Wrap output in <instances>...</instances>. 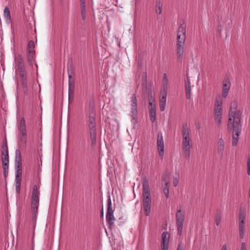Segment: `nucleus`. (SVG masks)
Listing matches in <instances>:
<instances>
[{
    "instance_id": "1",
    "label": "nucleus",
    "mask_w": 250,
    "mask_h": 250,
    "mask_svg": "<svg viewBox=\"0 0 250 250\" xmlns=\"http://www.w3.org/2000/svg\"><path fill=\"white\" fill-rule=\"evenodd\" d=\"M237 105L236 102H232L230 104L229 112L228 127L233 130L232 141L233 146H235L237 144L242 126L240 124L242 112L237 110Z\"/></svg>"
},
{
    "instance_id": "2",
    "label": "nucleus",
    "mask_w": 250,
    "mask_h": 250,
    "mask_svg": "<svg viewBox=\"0 0 250 250\" xmlns=\"http://www.w3.org/2000/svg\"><path fill=\"white\" fill-rule=\"evenodd\" d=\"M186 38V25L184 23H181L177 30L176 44V54L179 60H182L184 56Z\"/></svg>"
},
{
    "instance_id": "3",
    "label": "nucleus",
    "mask_w": 250,
    "mask_h": 250,
    "mask_svg": "<svg viewBox=\"0 0 250 250\" xmlns=\"http://www.w3.org/2000/svg\"><path fill=\"white\" fill-rule=\"evenodd\" d=\"M87 125L91 144L95 145L97 137L96 113L94 107L92 105H90L89 107Z\"/></svg>"
},
{
    "instance_id": "4",
    "label": "nucleus",
    "mask_w": 250,
    "mask_h": 250,
    "mask_svg": "<svg viewBox=\"0 0 250 250\" xmlns=\"http://www.w3.org/2000/svg\"><path fill=\"white\" fill-rule=\"evenodd\" d=\"M17 144L20 148L26 147L27 143V129L25 120L21 117L17 123Z\"/></svg>"
},
{
    "instance_id": "5",
    "label": "nucleus",
    "mask_w": 250,
    "mask_h": 250,
    "mask_svg": "<svg viewBox=\"0 0 250 250\" xmlns=\"http://www.w3.org/2000/svg\"><path fill=\"white\" fill-rule=\"evenodd\" d=\"M151 199L148 181L145 178L143 183V207L146 216H148L150 212Z\"/></svg>"
},
{
    "instance_id": "6",
    "label": "nucleus",
    "mask_w": 250,
    "mask_h": 250,
    "mask_svg": "<svg viewBox=\"0 0 250 250\" xmlns=\"http://www.w3.org/2000/svg\"><path fill=\"white\" fill-rule=\"evenodd\" d=\"M182 146L185 157L189 159L190 156V149L192 147L191 140L189 136V129L187 125H184L182 130Z\"/></svg>"
},
{
    "instance_id": "7",
    "label": "nucleus",
    "mask_w": 250,
    "mask_h": 250,
    "mask_svg": "<svg viewBox=\"0 0 250 250\" xmlns=\"http://www.w3.org/2000/svg\"><path fill=\"white\" fill-rule=\"evenodd\" d=\"M40 185H34L32 187L31 198V212L34 218H36L40 201Z\"/></svg>"
},
{
    "instance_id": "8",
    "label": "nucleus",
    "mask_w": 250,
    "mask_h": 250,
    "mask_svg": "<svg viewBox=\"0 0 250 250\" xmlns=\"http://www.w3.org/2000/svg\"><path fill=\"white\" fill-rule=\"evenodd\" d=\"M223 102V98L220 95L217 96L214 107V115L216 124L219 125L221 123L222 118V104Z\"/></svg>"
},
{
    "instance_id": "9",
    "label": "nucleus",
    "mask_w": 250,
    "mask_h": 250,
    "mask_svg": "<svg viewBox=\"0 0 250 250\" xmlns=\"http://www.w3.org/2000/svg\"><path fill=\"white\" fill-rule=\"evenodd\" d=\"M15 69L20 76L22 79L26 78V73L23 60L21 55H18L15 58Z\"/></svg>"
},
{
    "instance_id": "10",
    "label": "nucleus",
    "mask_w": 250,
    "mask_h": 250,
    "mask_svg": "<svg viewBox=\"0 0 250 250\" xmlns=\"http://www.w3.org/2000/svg\"><path fill=\"white\" fill-rule=\"evenodd\" d=\"M137 100L135 94H133L131 97V110L130 116L131 117V121L133 124L137 123Z\"/></svg>"
},
{
    "instance_id": "11",
    "label": "nucleus",
    "mask_w": 250,
    "mask_h": 250,
    "mask_svg": "<svg viewBox=\"0 0 250 250\" xmlns=\"http://www.w3.org/2000/svg\"><path fill=\"white\" fill-rule=\"evenodd\" d=\"M114 210L112 207V202L110 197L107 199V211L106 215V222L109 226V229H111L114 224L115 218L113 215Z\"/></svg>"
},
{
    "instance_id": "12",
    "label": "nucleus",
    "mask_w": 250,
    "mask_h": 250,
    "mask_svg": "<svg viewBox=\"0 0 250 250\" xmlns=\"http://www.w3.org/2000/svg\"><path fill=\"white\" fill-rule=\"evenodd\" d=\"M246 213L243 211H240L238 219V230L239 238L241 240L244 238L245 227Z\"/></svg>"
},
{
    "instance_id": "13",
    "label": "nucleus",
    "mask_w": 250,
    "mask_h": 250,
    "mask_svg": "<svg viewBox=\"0 0 250 250\" xmlns=\"http://www.w3.org/2000/svg\"><path fill=\"white\" fill-rule=\"evenodd\" d=\"M176 220L178 234L181 235L185 220V213L180 208L177 210L176 213Z\"/></svg>"
},
{
    "instance_id": "14",
    "label": "nucleus",
    "mask_w": 250,
    "mask_h": 250,
    "mask_svg": "<svg viewBox=\"0 0 250 250\" xmlns=\"http://www.w3.org/2000/svg\"><path fill=\"white\" fill-rule=\"evenodd\" d=\"M157 145L159 154L160 156L163 157L164 154V144L163 137L161 132H158L157 134Z\"/></svg>"
},
{
    "instance_id": "15",
    "label": "nucleus",
    "mask_w": 250,
    "mask_h": 250,
    "mask_svg": "<svg viewBox=\"0 0 250 250\" xmlns=\"http://www.w3.org/2000/svg\"><path fill=\"white\" fill-rule=\"evenodd\" d=\"M149 113L150 116V120L154 123L156 120V106L154 103V100H149Z\"/></svg>"
},
{
    "instance_id": "16",
    "label": "nucleus",
    "mask_w": 250,
    "mask_h": 250,
    "mask_svg": "<svg viewBox=\"0 0 250 250\" xmlns=\"http://www.w3.org/2000/svg\"><path fill=\"white\" fill-rule=\"evenodd\" d=\"M71 75L68 73V100L69 102L73 101L74 95V82L71 81Z\"/></svg>"
},
{
    "instance_id": "17",
    "label": "nucleus",
    "mask_w": 250,
    "mask_h": 250,
    "mask_svg": "<svg viewBox=\"0 0 250 250\" xmlns=\"http://www.w3.org/2000/svg\"><path fill=\"white\" fill-rule=\"evenodd\" d=\"M230 87V82L228 80H224L222 86V95H221L223 98V100L227 97Z\"/></svg>"
},
{
    "instance_id": "18",
    "label": "nucleus",
    "mask_w": 250,
    "mask_h": 250,
    "mask_svg": "<svg viewBox=\"0 0 250 250\" xmlns=\"http://www.w3.org/2000/svg\"><path fill=\"white\" fill-rule=\"evenodd\" d=\"M217 150L218 154L221 156H223L225 151V143L224 140L221 138L217 143Z\"/></svg>"
},
{
    "instance_id": "19",
    "label": "nucleus",
    "mask_w": 250,
    "mask_h": 250,
    "mask_svg": "<svg viewBox=\"0 0 250 250\" xmlns=\"http://www.w3.org/2000/svg\"><path fill=\"white\" fill-rule=\"evenodd\" d=\"M185 88L187 98L189 99L191 96V83L188 78L185 80Z\"/></svg>"
},
{
    "instance_id": "20",
    "label": "nucleus",
    "mask_w": 250,
    "mask_h": 250,
    "mask_svg": "<svg viewBox=\"0 0 250 250\" xmlns=\"http://www.w3.org/2000/svg\"><path fill=\"white\" fill-rule=\"evenodd\" d=\"M16 167H22L21 153L19 150L16 151Z\"/></svg>"
},
{
    "instance_id": "21",
    "label": "nucleus",
    "mask_w": 250,
    "mask_h": 250,
    "mask_svg": "<svg viewBox=\"0 0 250 250\" xmlns=\"http://www.w3.org/2000/svg\"><path fill=\"white\" fill-rule=\"evenodd\" d=\"M35 52L26 53V60L29 65L32 66L35 61Z\"/></svg>"
},
{
    "instance_id": "22",
    "label": "nucleus",
    "mask_w": 250,
    "mask_h": 250,
    "mask_svg": "<svg viewBox=\"0 0 250 250\" xmlns=\"http://www.w3.org/2000/svg\"><path fill=\"white\" fill-rule=\"evenodd\" d=\"M169 234L167 232H164L162 235V245L169 246Z\"/></svg>"
},
{
    "instance_id": "23",
    "label": "nucleus",
    "mask_w": 250,
    "mask_h": 250,
    "mask_svg": "<svg viewBox=\"0 0 250 250\" xmlns=\"http://www.w3.org/2000/svg\"><path fill=\"white\" fill-rule=\"evenodd\" d=\"M3 16L7 23H9L11 21L10 12L8 7H5L3 10Z\"/></svg>"
},
{
    "instance_id": "24",
    "label": "nucleus",
    "mask_w": 250,
    "mask_h": 250,
    "mask_svg": "<svg viewBox=\"0 0 250 250\" xmlns=\"http://www.w3.org/2000/svg\"><path fill=\"white\" fill-rule=\"evenodd\" d=\"M167 94L165 93L160 99V109L161 111H164L167 101Z\"/></svg>"
},
{
    "instance_id": "25",
    "label": "nucleus",
    "mask_w": 250,
    "mask_h": 250,
    "mask_svg": "<svg viewBox=\"0 0 250 250\" xmlns=\"http://www.w3.org/2000/svg\"><path fill=\"white\" fill-rule=\"evenodd\" d=\"M32 52H35V44L33 41H30L29 42L27 46L26 53Z\"/></svg>"
},
{
    "instance_id": "26",
    "label": "nucleus",
    "mask_w": 250,
    "mask_h": 250,
    "mask_svg": "<svg viewBox=\"0 0 250 250\" xmlns=\"http://www.w3.org/2000/svg\"><path fill=\"white\" fill-rule=\"evenodd\" d=\"M164 180L165 181V186L163 188V191L166 195V197L168 198L169 195V182L165 179Z\"/></svg>"
},
{
    "instance_id": "27",
    "label": "nucleus",
    "mask_w": 250,
    "mask_h": 250,
    "mask_svg": "<svg viewBox=\"0 0 250 250\" xmlns=\"http://www.w3.org/2000/svg\"><path fill=\"white\" fill-rule=\"evenodd\" d=\"M3 150H2L1 153V159L3 160H8V151L7 146H6L5 148L3 147Z\"/></svg>"
},
{
    "instance_id": "28",
    "label": "nucleus",
    "mask_w": 250,
    "mask_h": 250,
    "mask_svg": "<svg viewBox=\"0 0 250 250\" xmlns=\"http://www.w3.org/2000/svg\"><path fill=\"white\" fill-rule=\"evenodd\" d=\"M21 174H22V167H16V180L21 181Z\"/></svg>"
},
{
    "instance_id": "29",
    "label": "nucleus",
    "mask_w": 250,
    "mask_h": 250,
    "mask_svg": "<svg viewBox=\"0 0 250 250\" xmlns=\"http://www.w3.org/2000/svg\"><path fill=\"white\" fill-rule=\"evenodd\" d=\"M162 6L163 4L161 1H159V2H157L155 11L157 14H160L161 13Z\"/></svg>"
},
{
    "instance_id": "30",
    "label": "nucleus",
    "mask_w": 250,
    "mask_h": 250,
    "mask_svg": "<svg viewBox=\"0 0 250 250\" xmlns=\"http://www.w3.org/2000/svg\"><path fill=\"white\" fill-rule=\"evenodd\" d=\"M21 181L16 180V192L19 194L21 190Z\"/></svg>"
},
{
    "instance_id": "31",
    "label": "nucleus",
    "mask_w": 250,
    "mask_h": 250,
    "mask_svg": "<svg viewBox=\"0 0 250 250\" xmlns=\"http://www.w3.org/2000/svg\"><path fill=\"white\" fill-rule=\"evenodd\" d=\"M221 220V216L220 214H217L215 216V223L217 226L220 225Z\"/></svg>"
},
{
    "instance_id": "32",
    "label": "nucleus",
    "mask_w": 250,
    "mask_h": 250,
    "mask_svg": "<svg viewBox=\"0 0 250 250\" xmlns=\"http://www.w3.org/2000/svg\"><path fill=\"white\" fill-rule=\"evenodd\" d=\"M82 17L83 20L86 19V8L85 7H81Z\"/></svg>"
},
{
    "instance_id": "33",
    "label": "nucleus",
    "mask_w": 250,
    "mask_h": 250,
    "mask_svg": "<svg viewBox=\"0 0 250 250\" xmlns=\"http://www.w3.org/2000/svg\"><path fill=\"white\" fill-rule=\"evenodd\" d=\"M3 168L6 170L8 168L9 159L2 160Z\"/></svg>"
},
{
    "instance_id": "34",
    "label": "nucleus",
    "mask_w": 250,
    "mask_h": 250,
    "mask_svg": "<svg viewBox=\"0 0 250 250\" xmlns=\"http://www.w3.org/2000/svg\"><path fill=\"white\" fill-rule=\"evenodd\" d=\"M163 83L164 86H167L168 83V79L166 73H165L163 76Z\"/></svg>"
},
{
    "instance_id": "35",
    "label": "nucleus",
    "mask_w": 250,
    "mask_h": 250,
    "mask_svg": "<svg viewBox=\"0 0 250 250\" xmlns=\"http://www.w3.org/2000/svg\"><path fill=\"white\" fill-rule=\"evenodd\" d=\"M179 183V178L177 177H173V184L174 187H176Z\"/></svg>"
},
{
    "instance_id": "36",
    "label": "nucleus",
    "mask_w": 250,
    "mask_h": 250,
    "mask_svg": "<svg viewBox=\"0 0 250 250\" xmlns=\"http://www.w3.org/2000/svg\"><path fill=\"white\" fill-rule=\"evenodd\" d=\"M247 173L249 175H250V158L247 161Z\"/></svg>"
},
{
    "instance_id": "37",
    "label": "nucleus",
    "mask_w": 250,
    "mask_h": 250,
    "mask_svg": "<svg viewBox=\"0 0 250 250\" xmlns=\"http://www.w3.org/2000/svg\"><path fill=\"white\" fill-rule=\"evenodd\" d=\"M240 250H247L246 243L242 242L240 246Z\"/></svg>"
},
{
    "instance_id": "38",
    "label": "nucleus",
    "mask_w": 250,
    "mask_h": 250,
    "mask_svg": "<svg viewBox=\"0 0 250 250\" xmlns=\"http://www.w3.org/2000/svg\"><path fill=\"white\" fill-rule=\"evenodd\" d=\"M81 1V7H85V0H80Z\"/></svg>"
},
{
    "instance_id": "39",
    "label": "nucleus",
    "mask_w": 250,
    "mask_h": 250,
    "mask_svg": "<svg viewBox=\"0 0 250 250\" xmlns=\"http://www.w3.org/2000/svg\"><path fill=\"white\" fill-rule=\"evenodd\" d=\"M221 250H228L227 244H225L221 246Z\"/></svg>"
},
{
    "instance_id": "40",
    "label": "nucleus",
    "mask_w": 250,
    "mask_h": 250,
    "mask_svg": "<svg viewBox=\"0 0 250 250\" xmlns=\"http://www.w3.org/2000/svg\"><path fill=\"white\" fill-rule=\"evenodd\" d=\"M168 246L161 245V250H168Z\"/></svg>"
},
{
    "instance_id": "41",
    "label": "nucleus",
    "mask_w": 250,
    "mask_h": 250,
    "mask_svg": "<svg viewBox=\"0 0 250 250\" xmlns=\"http://www.w3.org/2000/svg\"><path fill=\"white\" fill-rule=\"evenodd\" d=\"M3 172H4V175L5 177H6L8 175V168H7L6 170L5 169H3Z\"/></svg>"
},
{
    "instance_id": "42",
    "label": "nucleus",
    "mask_w": 250,
    "mask_h": 250,
    "mask_svg": "<svg viewBox=\"0 0 250 250\" xmlns=\"http://www.w3.org/2000/svg\"><path fill=\"white\" fill-rule=\"evenodd\" d=\"M177 250H184V249L181 245H179Z\"/></svg>"
},
{
    "instance_id": "43",
    "label": "nucleus",
    "mask_w": 250,
    "mask_h": 250,
    "mask_svg": "<svg viewBox=\"0 0 250 250\" xmlns=\"http://www.w3.org/2000/svg\"><path fill=\"white\" fill-rule=\"evenodd\" d=\"M101 214H102V215L103 216V214H104L103 210H102Z\"/></svg>"
}]
</instances>
